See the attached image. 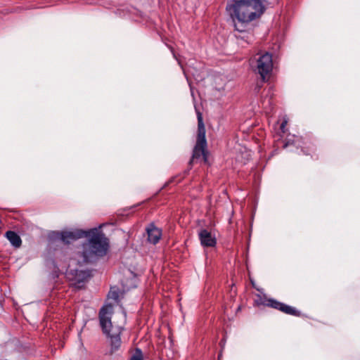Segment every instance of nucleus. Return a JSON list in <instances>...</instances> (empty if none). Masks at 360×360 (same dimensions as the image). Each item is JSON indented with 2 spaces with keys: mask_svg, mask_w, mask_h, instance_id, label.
<instances>
[{
  "mask_svg": "<svg viewBox=\"0 0 360 360\" xmlns=\"http://www.w3.org/2000/svg\"><path fill=\"white\" fill-rule=\"evenodd\" d=\"M198 236L202 245L205 247H214L216 245V238L207 230H200Z\"/></svg>",
  "mask_w": 360,
  "mask_h": 360,
  "instance_id": "nucleus-7",
  "label": "nucleus"
},
{
  "mask_svg": "<svg viewBox=\"0 0 360 360\" xmlns=\"http://www.w3.org/2000/svg\"><path fill=\"white\" fill-rule=\"evenodd\" d=\"M197 114H198V137H197L196 143L207 145L206 139H205V125L202 122V114L200 112H198Z\"/></svg>",
  "mask_w": 360,
  "mask_h": 360,
  "instance_id": "nucleus-8",
  "label": "nucleus"
},
{
  "mask_svg": "<svg viewBox=\"0 0 360 360\" xmlns=\"http://www.w3.org/2000/svg\"><path fill=\"white\" fill-rule=\"evenodd\" d=\"M148 240L153 244H156L160 239L162 233L160 229L155 227L153 224H150L147 229Z\"/></svg>",
  "mask_w": 360,
  "mask_h": 360,
  "instance_id": "nucleus-9",
  "label": "nucleus"
},
{
  "mask_svg": "<svg viewBox=\"0 0 360 360\" xmlns=\"http://www.w3.org/2000/svg\"><path fill=\"white\" fill-rule=\"evenodd\" d=\"M289 143H287L285 145V147H287L288 146Z\"/></svg>",
  "mask_w": 360,
  "mask_h": 360,
  "instance_id": "nucleus-16",
  "label": "nucleus"
},
{
  "mask_svg": "<svg viewBox=\"0 0 360 360\" xmlns=\"http://www.w3.org/2000/svg\"><path fill=\"white\" fill-rule=\"evenodd\" d=\"M270 99H269L267 101H266V99H264L263 101H262V105L264 108H266L268 105H270Z\"/></svg>",
  "mask_w": 360,
  "mask_h": 360,
  "instance_id": "nucleus-15",
  "label": "nucleus"
},
{
  "mask_svg": "<svg viewBox=\"0 0 360 360\" xmlns=\"http://www.w3.org/2000/svg\"><path fill=\"white\" fill-rule=\"evenodd\" d=\"M80 259L76 261V259H71L70 264H69L67 271L66 277L68 280L72 281L77 288L83 287L84 283H86L91 276V271L88 269L82 268V264H87L88 262H83V257H79Z\"/></svg>",
  "mask_w": 360,
  "mask_h": 360,
  "instance_id": "nucleus-4",
  "label": "nucleus"
},
{
  "mask_svg": "<svg viewBox=\"0 0 360 360\" xmlns=\"http://www.w3.org/2000/svg\"><path fill=\"white\" fill-rule=\"evenodd\" d=\"M5 236L14 248H18L21 246L22 240L15 231H8L6 232Z\"/></svg>",
  "mask_w": 360,
  "mask_h": 360,
  "instance_id": "nucleus-11",
  "label": "nucleus"
},
{
  "mask_svg": "<svg viewBox=\"0 0 360 360\" xmlns=\"http://www.w3.org/2000/svg\"><path fill=\"white\" fill-rule=\"evenodd\" d=\"M259 303L262 304L265 306L278 309L287 314L295 315V316L299 315V313L295 308H293L290 306H288L287 304H285L282 302H280L277 300H273V299L266 300L264 302L261 301Z\"/></svg>",
  "mask_w": 360,
  "mask_h": 360,
  "instance_id": "nucleus-6",
  "label": "nucleus"
},
{
  "mask_svg": "<svg viewBox=\"0 0 360 360\" xmlns=\"http://www.w3.org/2000/svg\"><path fill=\"white\" fill-rule=\"evenodd\" d=\"M52 237L60 239L65 243H70L77 239L86 237L88 240L83 243L77 254L83 257L84 262H95L104 257L109 248L108 239L98 229L88 231L76 229L62 232H53Z\"/></svg>",
  "mask_w": 360,
  "mask_h": 360,
  "instance_id": "nucleus-1",
  "label": "nucleus"
},
{
  "mask_svg": "<svg viewBox=\"0 0 360 360\" xmlns=\"http://www.w3.org/2000/svg\"><path fill=\"white\" fill-rule=\"evenodd\" d=\"M207 145L196 143L193 149L191 162L202 158L205 162H207L205 148Z\"/></svg>",
  "mask_w": 360,
  "mask_h": 360,
  "instance_id": "nucleus-10",
  "label": "nucleus"
},
{
  "mask_svg": "<svg viewBox=\"0 0 360 360\" xmlns=\"http://www.w3.org/2000/svg\"><path fill=\"white\" fill-rule=\"evenodd\" d=\"M255 60L256 63L255 70L260 75L262 80L264 81L273 68L272 56L267 52L258 53Z\"/></svg>",
  "mask_w": 360,
  "mask_h": 360,
  "instance_id": "nucleus-5",
  "label": "nucleus"
},
{
  "mask_svg": "<svg viewBox=\"0 0 360 360\" xmlns=\"http://www.w3.org/2000/svg\"><path fill=\"white\" fill-rule=\"evenodd\" d=\"M130 360H143L141 350L139 349H136L134 353L131 355Z\"/></svg>",
  "mask_w": 360,
  "mask_h": 360,
  "instance_id": "nucleus-13",
  "label": "nucleus"
},
{
  "mask_svg": "<svg viewBox=\"0 0 360 360\" xmlns=\"http://www.w3.org/2000/svg\"><path fill=\"white\" fill-rule=\"evenodd\" d=\"M267 0H233L226 7L235 27L236 37L249 42L251 35L246 33L249 23L259 18L264 12V3Z\"/></svg>",
  "mask_w": 360,
  "mask_h": 360,
  "instance_id": "nucleus-2",
  "label": "nucleus"
},
{
  "mask_svg": "<svg viewBox=\"0 0 360 360\" xmlns=\"http://www.w3.org/2000/svg\"><path fill=\"white\" fill-rule=\"evenodd\" d=\"M108 297L109 299H112L117 302L119 298L118 290L115 288H112L108 295Z\"/></svg>",
  "mask_w": 360,
  "mask_h": 360,
  "instance_id": "nucleus-12",
  "label": "nucleus"
},
{
  "mask_svg": "<svg viewBox=\"0 0 360 360\" xmlns=\"http://www.w3.org/2000/svg\"><path fill=\"white\" fill-rule=\"evenodd\" d=\"M286 124H287V121L286 120H283V122L281 124L280 128H281V131L283 133H285V127Z\"/></svg>",
  "mask_w": 360,
  "mask_h": 360,
  "instance_id": "nucleus-14",
  "label": "nucleus"
},
{
  "mask_svg": "<svg viewBox=\"0 0 360 360\" xmlns=\"http://www.w3.org/2000/svg\"><path fill=\"white\" fill-rule=\"evenodd\" d=\"M113 306L111 304H105L100 310L99 321L103 333L110 339L111 349L116 351L121 345V326H114L111 322Z\"/></svg>",
  "mask_w": 360,
  "mask_h": 360,
  "instance_id": "nucleus-3",
  "label": "nucleus"
}]
</instances>
